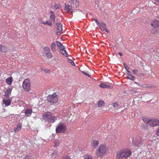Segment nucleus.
Here are the masks:
<instances>
[{
    "mask_svg": "<svg viewBox=\"0 0 159 159\" xmlns=\"http://www.w3.org/2000/svg\"><path fill=\"white\" fill-rule=\"evenodd\" d=\"M58 97L56 93L49 95L47 98V100L51 103H56L58 101Z\"/></svg>",
    "mask_w": 159,
    "mask_h": 159,
    "instance_id": "nucleus-5",
    "label": "nucleus"
},
{
    "mask_svg": "<svg viewBox=\"0 0 159 159\" xmlns=\"http://www.w3.org/2000/svg\"><path fill=\"white\" fill-rule=\"evenodd\" d=\"M140 86L143 88H148L150 87H151V86H150L148 84H142L140 85Z\"/></svg>",
    "mask_w": 159,
    "mask_h": 159,
    "instance_id": "nucleus-35",
    "label": "nucleus"
},
{
    "mask_svg": "<svg viewBox=\"0 0 159 159\" xmlns=\"http://www.w3.org/2000/svg\"><path fill=\"white\" fill-rule=\"evenodd\" d=\"M31 81L29 79L26 78L23 81L22 86L26 92H29L30 90Z\"/></svg>",
    "mask_w": 159,
    "mask_h": 159,
    "instance_id": "nucleus-6",
    "label": "nucleus"
},
{
    "mask_svg": "<svg viewBox=\"0 0 159 159\" xmlns=\"http://www.w3.org/2000/svg\"><path fill=\"white\" fill-rule=\"evenodd\" d=\"M139 8L138 7H136L132 10V12L133 14H135L138 13L139 12Z\"/></svg>",
    "mask_w": 159,
    "mask_h": 159,
    "instance_id": "nucleus-30",
    "label": "nucleus"
},
{
    "mask_svg": "<svg viewBox=\"0 0 159 159\" xmlns=\"http://www.w3.org/2000/svg\"><path fill=\"white\" fill-rule=\"evenodd\" d=\"M56 43H57V46L60 50H61L65 48L61 42L58 41H57Z\"/></svg>",
    "mask_w": 159,
    "mask_h": 159,
    "instance_id": "nucleus-26",
    "label": "nucleus"
},
{
    "mask_svg": "<svg viewBox=\"0 0 159 159\" xmlns=\"http://www.w3.org/2000/svg\"><path fill=\"white\" fill-rule=\"evenodd\" d=\"M84 159H93L92 156L89 154H86L84 157Z\"/></svg>",
    "mask_w": 159,
    "mask_h": 159,
    "instance_id": "nucleus-32",
    "label": "nucleus"
},
{
    "mask_svg": "<svg viewBox=\"0 0 159 159\" xmlns=\"http://www.w3.org/2000/svg\"><path fill=\"white\" fill-rule=\"evenodd\" d=\"M60 53L64 56L65 57H67L68 56V54L66 51V50L65 48H64L60 50Z\"/></svg>",
    "mask_w": 159,
    "mask_h": 159,
    "instance_id": "nucleus-20",
    "label": "nucleus"
},
{
    "mask_svg": "<svg viewBox=\"0 0 159 159\" xmlns=\"http://www.w3.org/2000/svg\"><path fill=\"white\" fill-rule=\"evenodd\" d=\"M66 124L64 123L60 122L56 127V132L58 133H64L66 132Z\"/></svg>",
    "mask_w": 159,
    "mask_h": 159,
    "instance_id": "nucleus-3",
    "label": "nucleus"
},
{
    "mask_svg": "<svg viewBox=\"0 0 159 159\" xmlns=\"http://www.w3.org/2000/svg\"><path fill=\"white\" fill-rule=\"evenodd\" d=\"M127 71L128 72L127 73L130 74V72L128 70H127Z\"/></svg>",
    "mask_w": 159,
    "mask_h": 159,
    "instance_id": "nucleus-50",
    "label": "nucleus"
},
{
    "mask_svg": "<svg viewBox=\"0 0 159 159\" xmlns=\"http://www.w3.org/2000/svg\"><path fill=\"white\" fill-rule=\"evenodd\" d=\"M124 66L126 70H129V67L125 64H124Z\"/></svg>",
    "mask_w": 159,
    "mask_h": 159,
    "instance_id": "nucleus-45",
    "label": "nucleus"
},
{
    "mask_svg": "<svg viewBox=\"0 0 159 159\" xmlns=\"http://www.w3.org/2000/svg\"><path fill=\"white\" fill-rule=\"evenodd\" d=\"M57 27V30L56 33L58 35L61 34V32L62 30V25L60 23H57L56 25Z\"/></svg>",
    "mask_w": 159,
    "mask_h": 159,
    "instance_id": "nucleus-10",
    "label": "nucleus"
},
{
    "mask_svg": "<svg viewBox=\"0 0 159 159\" xmlns=\"http://www.w3.org/2000/svg\"><path fill=\"white\" fill-rule=\"evenodd\" d=\"M7 48L4 46L0 45V52H3L7 51Z\"/></svg>",
    "mask_w": 159,
    "mask_h": 159,
    "instance_id": "nucleus-25",
    "label": "nucleus"
},
{
    "mask_svg": "<svg viewBox=\"0 0 159 159\" xmlns=\"http://www.w3.org/2000/svg\"><path fill=\"white\" fill-rule=\"evenodd\" d=\"M41 23L44 25H48L49 26H51L52 25V23L50 22L46 21L45 22H41Z\"/></svg>",
    "mask_w": 159,
    "mask_h": 159,
    "instance_id": "nucleus-37",
    "label": "nucleus"
},
{
    "mask_svg": "<svg viewBox=\"0 0 159 159\" xmlns=\"http://www.w3.org/2000/svg\"><path fill=\"white\" fill-rule=\"evenodd\" d=\"M82 73H83L84 74V75H86V74H87L86 72H83H83H82Z\"/></svg>",
    "mask_w": 159,
    "mask_h": 159,
    "instance_id": "nucleus-51",
    "label": "nucleus"
},
{
    "mask_svg": "<svg viewBox=\"0 0 159 159\" xmlns=\"http://www.w3.org/2000/svg\"><path fill=\"white\" fill-rule=\"evenodd\" d=\"M3 102L6 106H9L11 103V101L10 99L8 98H7L6 99L5 98L3 99Z\"/></svg>",
    "mask_w": 159,
    "mask_h": 159,
    "instance_id": "nucleus-15",
    "label": "nucleus"
},
{
    "mask_svg": "<svg viewBox=\"0 0 159 159\" xmlns=\"http://www.w3.org/2000/svg\"><path fill=\"white\" fill-rule=\"evenodd\" d=\"M52 158L55 159L58 158L59 154L58 152L56 151H53L51 154Z\"/></svg>",
    "mask_w": 159,
    "mask_h": 159,
    "instance_id": "nucleus-17",
    "label": "nucleus"
},
{
    "mask_svg": "<svg viewBox=\"0 0 159 159\" xmlns=\"http://www.w3.org/2000/svg\"><path fill=\"white\" fill-rule=\"evenodd\" d=\"M6 83L8 85H10L12 82L13 78L11 77L8 78L6 79Z\"/></svg>",
    "mask_w": 159,
    "mask_h": 159,
    "instance_id": "nucleus-23",
    "label": "nucleus"
},
{
    "mask_svg": "<svg viewBox=\"0 0 159 159\" xmlns=\"http://www.w3.org/2000/svg\"><path fill=\"white\" fill-rule=\"evenodd\" d=\"M54 147L57 148L59 146L60 144V142L59 141H57L54 142Z\"/></svg>",
    "mask_w": 159,
    "mask_h": 159,
    "instance_id": "nucleus-36",
    "label": "nucleus"
},
{
    "mask_svg": "<svg viewBox=\"0 0 159 159\" xmlns=\"http://www.w3.org/2000/svg\"><path fill=\"white\" fill-rule=\"evenodd\" d=\"M132 143L135 146L140 147L143 145V141L139 136H136L133 138Z\"/></svg>",
    "mask_w": 159,
    "mask_h": 159,
    "instance_id": "nucleus-4",
    "label": "nucleus"
},
{
    "mask_svg": "<svg viewBox=\"0 0 159 159\" xmlns=\"http://www.w3.org/2000/svg\"><path fill=\"white\" fill-rule=\"evenodd\" d=\"M151 25L155 28L159 27V21L157 20H154L151 24Z\"/></svg>",
    "mask_w": 159,
    "mask_h": 159,
    "instance_id": "nucleus-14",
    "label": "nucleus"
},
{
    "mask_svg": "<svg viewBox=\"0 0 159 159\" xmlns=\"http://www.w3.org/2000/svg\"><path fill=\"white\" fill-rule=\"evenodd\" d=\"M43 71L46 73H48L50 72V70L49 69H45L44 70H43Z\"/></svg>",
    "mask_w": 159,
    "mask_h": 159,
    "instance_id": "nucleus-42",
    "label": "nucleus"
},
{
    "mask_svg": "<svg viewBox=\"0 0 159 159\" xmlns=\"http://www.w3.org/2000/svg\"><path fill=\"white\" fill-rule=\"evenodd\" d=\"M57 117L55 116H52V114L51 116H50L49 119L47 120V121L51 123H53L57 120Z\"/></svg>",
    "mask_w": 159,
    "mask_h": 159,
    "instance_id": "nucleus-16",
    "label": "nucleus"
},
{
    "mask_svg": "<svg viewBox=\"0 0 159 159\" xmlns=\"http://www.w3.org/2000/svg\"><path fill=\"white\" fill-rule=\"evenodd\" d=\"M112 105L114 107H118L119 105L116 102H113Z\"/></svg>",
    "mask_w": 159,
    "mask_h": 159,
    "instance_id": "nucleus-40",
    "label": "nucleus"
},
{
    "mask_svg": "<svg viewBox=\"0 0 159 159\" xmlns=\"http://www.w3.org/2000/svg\"><path fill=\"white\" fill-rule=\"evenodd\" d=\"M99 86L100 88L104 89L106 88H109L110 87V86H108L106 84H104L102 83Z\"/></svg>",
    "mask_w": 159,
    "mask_h": 159,
    "instance_id": "nucleus-31",
    "label": "nucleus"
},
{
    "mask_svg": "<svg viewBox=\"0 0 159 159\" xmlns=\"http://www.w3.org/2000/svg\"><path fill=\"white\" fill-rule=\"evenodd\" d=\"M149 159H154L152 158H151Z\"/></svg>",
    "mask_w": 159,
    "mask_h": 159,
    "instance_id": "nucleus-54",
    "label": "nucleus"
},
{
    "mask_svg": "<svg viewBox=\"0 0 159 159\" xmlns=\"http://www.w3.org/2000/svg\"><path fill=\"white\" fill-rule=\"evenodd\" d=\"M32 112V111L31 109H26L25 110V113L27 116H31Z\"/></svg>",
    "mask_w": 159,
    "mask_h": 159,
    "instance_id": "nucleus-22",
    "label": "nucleus"
},
{
    "mask_svg": "<svg viewBox=\"0 0 159 159\" xmlns=\"http://www.w3.org/2000/svg\"><path fill=\"white\" fill-rule=\"evenodd\" d=\"M86 75L89 77H90V75L88 74H86Z\"/></svg>",
    "mask_w": 159,
    "mask_h": 159,
    "instance_id": "nucleus-49",
    "label": "nucleus"
},
{
    "mask_svg": "<svg viewBox=\"0 0 159 159\" xmlns=\"http://www.w3.org/2000/svg\"><path fill=\"white\" fill-rule=\"evenodd\" d=\"M49 14L50 15V20L54 23L55 21V16L53 11H50Z\"/></svg>",
    "mask_w": 159,
    "mask_h": 159,
    "instance_id": "nucleus-13",
    "label": "nucleus"
},
{
    "mask_svg": "<svg viewBox=\"0 0 159 159\" xmlns=\"http://www.w3.org/2000/svg\"><path fill=\"white\" fill-rule=\"evenodd\" d=\"M135 84H137L139 85H140L139 83H137V82H135Z\"/></svg>",
    "mask_w": 159,
    "mask_h": 159,
    "instance_id": "nucleus-52",
    "label": "nucleus"
},
{
    "mask_svg": "<svg viewBox=\"0 0 159 159\" xmlns=\"http://www.w3.org/2000/svg\"><path fill=\"white\" fill-rule=\"evenodd\" d=\"M94 20L95 21V22L97 24L98 26H99V22L98 21V20L97 18H95L94 19Z\"/></svg>",
    "mask_w": 159,
    "mask_h": 159,
    "instance_id": "nucleus-43",
    "label": "nucleus"
},
{
    "mask_svg": "<svg viewBox=\"0 0 159 159\" xmlns=\"http://www.w3.org/2000/svg\"><path fill=\"white\" fill-rule=\"evenodd\" d=\"M157 1L158 2H159V0H157Z\"/></svg>",
    "mask_w": 159,
    "mask_h": 159,
    "instance_id": "nucleus-53",
    "label": "nucleus"
},
{
    "mask_svg": "<svg viewBox=\"0 0 159 159\" xmlns=\"http://www.w3.org/2000/svg\"><path fill=\"white\" fill-rule=\"evenodd\" d=\"M132 153L129 149L125 148L119 150L116 153V159H127L131 155Z\"/></svg>",
    "mask_w": 159,
    "mask_h": 159,
    "instance_id": "nucleus-2",
    "label": "nucleus"
},
{
    "mask_svg": "<svg viewBox=\"0 0 159 159\" xmlns=\"http://www.w3.org/2000/svg\"><path fill=\"white\" fill-rule=\"evenodd\" d=\"M104 30L107 33H109V31L107 30V28H106V29L105 30Z\"/></svg>",
    "mask_w": 159,
    "mask_h": 159,
    "instance_id": "nucleus-47",
    "label": "nucleus"
},
{
    "mask_svg": "<svg viewBox=\"0 0 159 159\" xmlns=\"http://www.w3.org/2000/svg\"><path fill=\"white\" fill-rule=\"evenodd\" d=\"M108 147L103 143L99 145L96 151V155L98 157L102 158L108 152Z\"/></svg>",
    "mask_w": 159,
    "mask_h": 159,
    "instance_id": "nucleus-1",
    "label": "nucleus"
},
{
    "mask_svg": "<svg viewBox=\"0 0 159 159\" xmlns=\"http://www.w3.org/2000/svg\"><path fill=\"white\" fill-rule=\"evenodd\" d=\"M99 144V141L98 140H93L91 143V146L94 148H96Z\"/></svg>",
    "mask_w": 159,
    "mask_h": 159,
    "instance_id": "nucleus-12",
    "label": "nucleus"
},
{
    "mask_svg": "<svg viewBox=\"0 0 159 159\" xmlns=\"http://www.w3.org/2000/svg\"><path fill=\"white\" fill-rule=\"evenodd\" d=\"M155 30L154 29H152L151 30V33L153 34H157L159 32V31H157V30H156L155 31Z\"/></svg>",
    "mask_w": 159,
    "mask_h": 159,
    "instance_id": "nucleus-39",
    "label": "nucleus"
},
{
    "mask_svg": "<svg viewBox=\"0 0 159 159\" xmlns=\"http://www.w3.org/2000/svg\"><path fill=\"white\" fill-rule=\"evenodd\" d=\"M56 44L54 43H52L51 45V49L52 51L54 52L56 51Z\"/></svg>",
    "mask_w": 159,
    "mask_h": 159,
    "instance_id": "nucleus-27",
    "label": "nucleus"
},
{
    "mask_svg": "<svg viewBox=\"0 0 159 159\" xmlns=\"http://www.w3.org/2000/svg\"><path fill=\"white\" fill-rule=\"evenodd\" d=\"M101 30L102 31H104L106 29L107 26L105 24L103 23H101V24H99V25L98 26Z\"/></svg>",
    "mask_w": 159,
    "mask_h": 159,
    "instance_id": "nucleus-24",
    "label": "nucleus"
},
{
    "mask_svg": "<svg viewBox=\"0 0 159 159\" xmlns=\"http://www.w3.org/2000/svg\"><path fill=\"white\" fill-rule=\"evenodd\" d=\"M22 127V125L20 124H18L17 126L14 129V131L15 132H18L20 130Z\"/></svg>",
    "mask_w": 159,
    "mask_h": 159,
    "instance_id": "nucleus-21",
    "label": "nucleus"
},
{
    "mask_svg": "<svg viewBox=\"0 0 159 159\" xmlns=\"http://www.w3.org/2000/svg\"><path fill=\"white\" fill-rule=\"evenodd\" d=\"M118 54L121 56H122V54L121 52H119Z\"/></svg>",
    "mask_w": 159,
    "mask_h": 159,
    "instance_id": "nucleus-48",
    "label": "nucleus"
},
{
    "mask_svg": "<svg viewBox=\"0 0 159 159\" xmlns=\"http://www.w3.org/2000/svg\"><path fill=\"white\" fill-rule=\"evenodd\" d=\"M133 73L135 74L138 72V70L136 69H134L132 70Z\"/></svg>",
    "mask_w": 159,
    "mask_h": 159,
    "instance_id": "nucleus-44",
    "label": "nucleus"
},
{
    "mask_svg": "<svg viewBox=\"0 0 159 159\" xmlns=\"http://www.w3.org/2000/svg\"><path fill=\"white\" fill-rule=\"evenodd\" d=\"M142 120L145 123L149 124V122L150 121V119H149L146 117L143 116L142 118Z\"/></svg>",
    "mask_w": 159,
    "mask_h": 159,
    "instance_id": "nucleus-28",
    "label": "nucleus"
},
{
    "mask_svg": "<svg viewBox=\"0 0 159 159\" xmlns=\"http://www.w3.org/2000/svg\"><path fill=\"white\" fill-rule=\"evenodd\" d=\"M104 102L102 101H100L98 102V106L99 107H101L104 105Z\"/></svg>",
    "mask_w": 159,
    "mask_h": 159,
    "instance_id": "nucleus-33",
    "label": "nucleus"
},
{
    "mask_svg": "<svg viewBox=\"0 0 159 159\" xmlns=\"http://www.w3.org/2000/svg\"><path fill=\"white\" fill-rule=\"evenodd\" d=\"M69 2L71 4L70 7L73 8H77L79 6V2L77 0H70Z\"/></svg>",
    "mask_w": 159,
    "mask_h": 159,
    "instance_id": "nucleus-9",
    "label": "nucleus"
},
{
    "mask_svg": "<svg viewBox=\"0 0 159 159\" xmlns=\"http://www.w3.org/2000/svg\"><path fill=\"white\" fill-rule=\"evenodd\" d=\"M70 6L71 5H69L68 4H65V10L67 11H71V12H72L73 11V10L72 9V8L73 7Z\"/></svg>",
    "mask_w": 159,
    "mask_h": 159,
    "instance_id": "nucleus-18",
    "label": "nucleus"
},
{
    "mask_svg": "<svg viewBox=\"0 0 159 159\" xmlns=\"http://www.w3.org/2000/svg\"><path fill=\"white\" fill-rule=\"evenodd\" d=\"M12 89L11 88L8 89L6 92H5V94L4 95L7 98H8L11 95V92Z\"/></svg>",
    "mask_w": 159,
    "mask_h": 159,
    "instance_id": "nucleus-19",
    "label": "nucleus"
},
{
    "mask_svg": "<svg viewBox=\"0 0 159 159\" xmlns=\"http://www.w3.org/2000/svg\"><path fill=\"white\" fill-rule=\"evenodd\" d=\"M43 49L48 58H51L53 57V55L52 52H50V49L48 47H45Z\"/></svg>",
    "mask_w": 159,
    "mask_h": 159,
    "instance_id": "nucleus-7",
    "label": "nucleus"
},
{
    "mask_svg": "<svg viewBox=\"0 0 159 159\" xmlns=\"http://www.w3.org/2000/svg\"><path fill=\"white\" fill-rule=\"evenodd\" d=\"M64 159H71V158L70 157H66L64 158Z\"/></svg>",
    "mask_w": 159,
    "mask_h": 159,
    "instance_id": "nucleus-46",
    "label": "nucleus"
},
{
    "mask_svg": "<svg viewBox=\"0 0 159 159\" xmlns=\"http://www.w3.org/2000/svg\"><path fill=\"white\" fill-rule=\"evenodd\" d=\"M127 78L128 79L132 80H134L135 77L130 74L127 73Z\"/></svg>",
    "mask_w": 159,
    "mask_h": 159,
    "instance_id": "nucleus-29",
    "label": "nucleus"
},
{
    "mask_svg": "<svg viewBox=\"0 0 159 159\" xmlns=\"http://www.w3.org/2000/svg\"><path fill=\"white\" fill-rule=\"evenodd\" d=\"M52 113L50 112H47L43 114L42 118L45 121H47L49 119L50 116H51Z\"/></svg>",
    "mask_w": 159,
    "mask_h": 159,
    "instance_id": "nucleus-11",
    "label": "nucleus"
},
{
    "mask_svg": "<svg viewBox=\"0 0 159 159\" xmlns=\"http://www.w3.org/2000/svg\"><path fill=\"white\" fill-rule=\"evenodd\" d=\"M61 7L59 3H56L54 6V9L57 10L58 9H59Z\"/></svg>",
    "mask_w": 159,
    "mask_h": 159,
    "instance_id": "nucleus-34",
    "label": "nucleus"
},
{
    "mask_svg": "<svg viewBox=\"0 0 159 159\" xmlns=\"http://www.w3.org/2000/svg\"><path fill=\"white\" fill-rule=\"evenodd\" d=\"M149 125L152 127H155L159 125V120L157 119H150Z\"/></svg>",
    "mask_w": 159,
    "mask_h": 159,
    "instance_id": "nucleus-8",
    "label": "nucleus"
},
{
    "mask_svg": "<svg viewBox=\"0 0 159 159\" xmlns=\"http://www.w3.org/2000/svg\"><path fill=\"white\" fill-rule=\"evenodd\" d=\"M156 135L157 136H159V127H158V128H157V129L156 131Z\"/></svg>",
    "mask_w": 159,
    "mask_h": 159,
    "instance_id": "nucleus-41",
    "label": "nucleus"
},
{
    "mask_svg": "<svg viewBox=\"0 0 159 159\" xmlns=\"http://www.w3.org/2000/svg\"><path fill=\"white\" fill-rule=\"evenodd\" d=\"M67 61L69 63L71 64L72 66H74L75 65L74 62L72 60L70 59H68Z\"/></svg>",
    "mask_w": 159,
    "mask_h": 159,
    "instance_id": "nucleus-38",
    "label": "nucleus"
}]
</instances>
